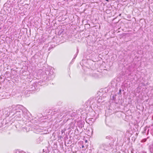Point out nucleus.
Returning <instances> with one entry per match:
<instances>
[{
  "label": "nucleus",
  "mask_w": 153,
  "mask_h": 153,
  "mask_svg": "<svg viewBox=\"0 0 153 153\" xmlns=\"http://www.w3.org/2000/svg\"><path fill=\"white\" fill-rule=\"evenodd\" d=\"M43 152H45V151H44V149H43Z\"/></svg>",
  "instance_id": "nucleus-15"
},
{
  "label": "nucleus",
  "mask_w": 153,
  "mask_h": 153,
  "mask_svg": "<svg viewBox=\"0 0 153 153\" xmlns=\"http://www.w3.org/2000/svg\"><path fill=\"white\" fill-rule=\"evenodd\" d=\"M150 152H153V142L152 144L150 146Z\"/></svg>",
  "instance_id": "nucleus-4"
},
{
  "label": "nucleus",
  "mask_w": 153,
  "mask_h": 153,
  "mask_svg": "<svg viewBox=\"0 0 153 153\" xmlns=\"http://www.w3.org/2000/svg\"><path fill=\"white\" fill-rule=\"evenodd\" d=\"M34 90V88L32 89V90Z\"/></svg>",
  "instance_id": "nucleus-18"
},
{
  "label": "nucleus",
  "mask_w": 153,
  "mask_h": 153,
  "mask_svg": "<svg viewBox=\"0 0 153 153\" xmlns=\"http://www.w3.org/2000/svg\"><path fill=\"white\" fill-rule=\"evenodd\" d=\"M19 108H21V109L19 111H16L15 113V117H16V118H21L22 115L23 114V111L22 110V108H23V106L20 105H19Z\"/></svg>",
  "instance_id": "nucleus-1"
},
{
  "label": "nucleus",
  "mask_w": 153,
  "mask_h": 153,
  "mask_svg": "<svg viewBox=\"0 0 153 153\" xmlns=\"http://www.w3.org/2000/svg\"><path fill=\"white\" fill-rule=\"evenodd\" d=\"M146 140H147V139L145 138V139H143L141 140V142H142V143H144V142H145L146 141Z\"/></svg>",
  "instance_id": "nucleus-5"
},
{
  "label": "nucleus",
  "mask_w": 153,
  "mask_h": 153,
  "mask_svg": "<svg viewBox=\"0 0 153 153\" xmlns=\"http://www.w3.org/2000/svg\"><path fill=\"white\" fill-rule=\"evenodd\" d=\"M101 147L104 150H107L108 148V145L105 144H102Z\"/></svg>",
  "instance_id": "nucleus-2"
},
{
  "label": "nucleus",
  "mask_w": 153,
  "mask_h": 153,
  "mask_svg": "<svg viewBox=\"0 0 153 153\" xmlns=\"http://www.w3.org/2000/svg\"><path fill=\"white\" fill-rule=\"evenodd\" d=\"M121 94V89H120L119 90V92L118 93V94Z\"/></svg>",
  "instance_id": "nucleus-8"
},
{
  "label": "nucleus",
  "mask_w": 153,
  "mask_h": 153,
  "mask_svg": "<svg viewBox=\"0 0 153 153\" xmlns=\"http://www.w3.org/2000/svg\"><path fill=\"white\" fill-rule=\"evenodd\" d=\"M106 1H109V0H105Z\"/></svg>",
  "instance_id": "nucleus-14"
},
{
  "label": "nucleus",
  "mask_w": 153,
  "mask_h": 153,
  "mask_svg": "<svg viewBox=\"0 0 153 153\" xmlns=\"http://www.w3.org/2000/svg\"><path fill=\"white\" fill-rule=\"evenodd\" d=\"M16 153H25L24 152H19V151H17L16 152Z\"/></svg>",
  "instance_id": "nucleus-9"
},
{
  "label": "nucleus",
  "mask_w": 153,
  "mask_h": 153,
  "mask_svg": "<svg viewBox=\"0 0 153 153\" xmlns=\"http://www.w3.org/2000/svg\"><path fill=\"white\" fill-rule=\"evenodd\" d=\"M51 49V48L50 47L49 48V50H50Z\"/></svg>",
  "instance_id": "nucleus-12"
},
{
  "label": "nucleus",
  "mask_w": 153,
  "mask_h": 153,
  "mask_svg": "<svg viewBox=\"0 0 153 153\" xmlns=\"http://www.w3.org/2000/svg\"><path fill=\"white\" fill-rule=\"evenodd\" d=\"M116 96V95H115V96L113 95V96H112V99H112V100H115V99H116V97H115Z\"/></svg>",
  "instance_id": "nucleus-7"
},
{
  "label": "nucleus",
  "mask_w": 153,
  "mask_h": 153,
  "mask_svg": "<svg viewBox=\"0 0 153 153\" xmlns=\"http://www.w3.org/2000/svg\"><path fill=\"white\" fill-rule=\"evenodd\" d=\"M144 153H146V152H144Z\"/></svg>",
  "instance_id": "nucleus-17"
},
{
  "label": "nucleus",
  "mask_w": 153,
  "mask_h": 153,
  "mask_svg": "<svg viewBox=\"0 0 153 153\" xmlns=\"http://www.w3.org/2000/svg\"><path fill=\"white\" fill-rule=\"evenodd\" d=\"M121 15V14H120L119 16H120V15Z\"/></svg>",
  "instance_id": "nucleus-16"
},
{
  "label": "nucleus",
  "mask_w": 153,
  "mask_h": 153,
  "mask_svg": "<svg viewBox=\"0 0 153 153\" xmlns=\"http://www.w3.org/2000/svg\"><path fill=\"white\" fill-rule=\"evenodd\" d=\"M147 129V128L146 127L145 128L144 131H143V133H146V130Z\"/></svg>",
  "instance_id": "nucleus-10"
},
{
  "label": "nucleus",
  "mask_w": 153,
  "mask_h": 153,
  "mask_svg": "<svg viewBox=\"0 0 153 153\" xmlns=\"http://www.w3.org/2000/svg\"><path fill=\"white\" fill-rule=\"evenodd\" d=\"M77 53H76V54L75 55V57L73 58V59H75V58L76 57L77 55V54L78 53V52H79V50L78 49H77Z\"/></svg>",
  "instance_id": "nucleus-6"
},
{
  "label": "nucleus",
  "mask_w": 153,
  "mask_h": 153,
  "mask_svg": "<svg viewBox=\"0 0 153 153\" xmlns=\"http://www.w3.org/2000/svg\"><path fill=\"white\" fill-rule=\"evenodd\" d=\"M64 1H72V0H64Z\"/></svg>",
  "instance_id": "nucleus-11"
},
{
  "label": "nucleus",
  "mask_w": 153,
  "mask_h": 153,
  "mask_svg": "<svg viewBox=\"0 0 153 153\" xmlns=\"http://www.w3.org/2000/svg\"><path fill=\"white\" fill-rule=\"evenodd\" d=\"M1 0H0V1H1ZM1 2V1H0V3Z\"/></svg>",
  "instance_id": "nucleus-19"
},
{
  "label": "nucleus",
  "mask_w": 153,
  "mask_h": 153,
  "mask_svg": "<svg viewBox=\"0 0 153 153\" xmlns=\"http://www.w3.org/2000/svg\"><path fill=\"white\" fill-rule=\"evenodd\" d=\"M82 148H84V146L83 145H82Z\"/></svg>",
  "instance_id": "nucleus-13"
},
{
  "label": "nucleus",
  "mask_w": 153,
  "mask_h": 153,
  "mask_svg": "<svg viewBox=\"0 0 153 153\" xmlns=\"http://www.w3.org/2000/svg\"><path fill=\"white\" fill-rule=\"evenodd\" d=\"M105 138L106 139L111 140L113 139V137L109 135L106 136L105 137Z\"/></svg>",
  "instance_id": "nucleus-3"
}]
</instances>
